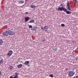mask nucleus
Returning <instances> with one entry per match:
<instances>
[{
  "label": "nucleus",
  "mask_w": 78,
  "mask_h": 78,
  "mask_svg": "<svg viewBox=\"0 0 78 78\" xmlns=\"http://www.w3.org/2000/svg\"><path fill=\"white\" fill-rule=\"evenodd\" d=\"M14 32L12 30V29H10L9 30V31H6L5 32H4L3 34V36L4 37L8 36V34L9 36H12L14 35Z\"/></svg>",
  "instance_id": "f257e3e1"
},
{
  "label": "nucleus",
  "mask_w": 78,
  "mask_h": 78,
  "mask_svg": "<svg viewBox=\"0 0 78 78\" xmlns=\"http://www.w3.org/2000/svg\"><path fill=\"white\" fill-rule=\"evenodd\" d=\"M57 10L58 11H63L66 12V14H69L70 13V11H67V9L65 8V7H58L57 8Z\"/></svg>",
  "instance_id": "f03ea898"
},
{
  "label": "nucleus",
  "mask_w": 78,
  "mask_h": 78,
  "mask_svg": "<svg viewBox=\"0 0 78 78\" xmlns=\"http://www.w3.org/2000/svg\"><path fill=\"white\" fill-rule=\"evenodd\" d=\"M12 51L10 50L7 53V56H8L9 58L11 55H12Z\"/></svg>",
  "instance_id": "7ed1b4c3"
},
{
  "label": "nucleus",
  "mask_w": 78,
  "mask_h": 78,
  "mask_svg": "<svg viewBox=\"0 0 78 78\" xmlns=\"http://www.w3.org/2000/svg\"><path fill=\"white\" fill-rule=\"evenodd\" d=\"M74 74L75 72L72 71H71L69 72L68 75L69 76H73L74 75Z\"/></svg>",
  "instance_id": "20e7f679"
},
{
  "label": "nucleus",
  "mask_w": 78,
  "mask_h": 78,
  "mask_svg": "<svg viewBox=\"0 0 78 78\" xmlns=\"http://www.w3.org/2000/svg\"><path fill=\"white\" fill-rule=\"evenodd\" d=\"M41 30H44V31H47L48 28L47 26H45L44 28L43 27H41Z\"/></svg>",
  "instance_id": "39448f33"
},
{
  "label": "nucleus",
  "mask_w": 78,
  "mask_h": 78,
  "mask_svg": "<svg viewBox=\"0 0 78 78\" xmlns=\"http://www.w3.org/2000/svg\"><path fill=\"white\" fill-rule=\"evenodd\" d=\"M3 62V58H0V65L2 64Z\"/></svg>",
  "instance_id": "423d86ee"
},
{
  "label": "nucleus",
  "mask_w": 78,
  "mask_h": 78,
  "mask_svg": "<svg viewBox=\"0 0 78 78\" xmlns=\"http://www.w3.org/2000/svg\"><path fill=\"white\" fill-rule=\"evenodd\" d=\"M37 29V27H33L32 28V30L33 31H36Z\"/></svg>",
  "instance_id": "0eeeda50"
},
{
  "label": "nucleus",
  "mask_w": 78,
  "mask_h": 78,
  "mask_svg": "<svg viewBox=\"0 0 78 78\" xmlns=\"http://www.w3.org/2000/svg\"><path fill=\"white\" fill-rule=\"evenodd\" d=\"M30 8L32 9H34V8H37V7L33 5H30Z\"/></svg>",
  "instance_id": "6e6552de"
},
{
  "label": "nucleus",
  "mask_w": 78,
  "mask_h": 78,
  "mask_svg": "<svg viewBox=\"0 0 78 78\" xmlns=\"http://www.w3.org/2000/svg\"><path fill=\"white\" fill-rule=\"evenodd\" d=\"M22 66H23V65H22V64H20L17 66V67L19 69H20V68H21V67H22Z\"/></svg>",
  "instance_id": "1a4fd4ad"
},
{
  "label": "nucleus",
  "mask_w": 78,
  "mask_h": 78,
  "mask_svg": "<svg viewBox=\"0 0 78 78\" xmlns=\"http://www.w3.org/2000/svg\"><path fill=\"white\" fill-rule=\"evenodd\" d=\"M30 62V61H26L24 62V64L25 65H26V66H27L28 64H29V63Z\"/></svg>",
  "instance_id": "9d476101"
},
{
  "label": "nucleus",
  "mask_w": 78,
  "mask_h": 78,
  "mask_svg": "<svg viewBox=\"0 0 78 78\" xmlns=\"http://www.w3.org/2000/svg\"><path fill=\"white\" fill-rule=\"evenodd\" d=\"M29 20V17H26L25 19V22H27Z\"/></svg>",
  "instance_id": "9b49d317"
},
{
  "label": "nucleus",
  "mask_w": 78,
  "mask_h": 78,
  "mask_svg": "<svg viewBox=\"0 0 78 78\" xmlns=\"http://www.w3.org/2000/svg\"><path fill=\"white\" fill-rule=\"evenodd\" d=\"M9 69H10V70H12V69H14V67H13V66H10L9 67Z\"/></svg>",
  "instance_id": "f8f14e48"
},
{
  "label": "nucleus",
  "mask_w": 78,
  "mask_h": 78,
  "mask_svg": "<svg viewBox=\"0 0 78 78\" xmlns=\"http://www.w3.org/2000/svg\"><path fill=\"white\" fill-rule=\"evenodd\" d=\"M24 1H20L19 2V3H20V4H22L23 3H24Z\"/></svg>",
  "instance_id": "ddd939ff"
},
{
  "label": "nucleus",
  "mask_w": 78,
  "mask_h": 78,
  "mask_svg": "<svg viewBox=\"0 0 78 78\" xmlns=\"http://www.w3.org/2000/svg\"><path fill=\"white\" fill-rule=\"evenodd\" d=\"M3 43V41L2 40H0V45H2Z\"/></svg>",
  "instance_id": "4468645a"
},
{
  "label": "nucleus",
  "mask_w": 78,
  "mask_h": 78,
  "mask_svg": "<svg viewBox=\"0 0 78 78\" xmlns=\"http://www.w3.org/2000/svg\"><path fill=\"white\" fill-rule=\"evenodd\" d=\"M34 22V20H32L30 21L29 22V23H33Z\"/></svg>",
  "instance_id": "2eb2a0df"
},
{
  "label": "nucleus",
  "mask_w": 78,
  "mask_h": 78,
  "mask_svg": "<svg viewBox=\"0 0 78 78\" xmlns=\"http://www.w3.org/2000/svg\"><path fill=\"white\" fill-rule=\"evenodd\" d=\"M73 1H74V2L75 3H78V1H77V0H73Z\"/></svg>",
  "instance_id": "dca6fc26"
},
{
  "label": "nucleus",
  "mask_w": 78,
  "mask_h": 78,
  "mask_svg": "<svg viewBox=\"0 0 78 78\" xmlns=\"http://www.w3.org/2000/svg\"><path fill=\"white\" fill-rule=\"evenodd\" d=\"M70 8V6L68 7L67 8V9H68V11H70L71 10Z\"/></svg>",
  "instance_id": "f3484780"
},
{
  "label": "nucleus",
  "mask_w": 78,
  "mask_h": 78,
  "mask_svg": "<svg viewBox=\"0 0 78 78\" xmlns=\"http://www.w3.org/2000/svg\"><path fill=\"white\" fill-rule=\"evenodd\" d=\"M67 6L68 7L70 6V3H69V2H68L67 3Z\"/></svg>",
  "instance_id": "a211bd4d"
},
{
  "label": "nucleus",
  "mask_w": 78,
  "mask_h": 78,
  "mask_svg": "<svg viewBox=\"0 0 78 78\" xmlns=\"http://www.w3.org/2000/svg\"><path fill=\"white\" fill-rule=\"evenodd\" d=\"M61 26L62 27H64L65 26V24H61Z\"/></svg>",
  "instance_id": "6ab92c4d"
},
{
  "label": "nucleus",
  "mask_w": 78,
  "mask_h": 78,
  "mask_svg": "<svg viewBox=\"0 0 78 78\" xmlns=\"http://www.w3.org/2000/svg\"><path fill=\"white\" fill-rule=\"evenodd\" d=\"M16 75V76H19V73H15Z\"/></svg>",
  "instance_id": "aec40b11"
},
{
  "label": "nucleus",
  "mask_w": 78,
  "mask_h": 78,
  "mask_svg": "<svg viewBox=\"0 0 78 78\" xmlns=\"http://www.w3.org/2000/svg\"><path fill=\"white\" fill-rule=\"evenodd\" d=\"M49 76L51 77V78H53V74H51L49 75Z\"/></svg>",
  "instance_id": "412c9836"
},
{
  "label": "nucleus",
  "mask_w": 78,
  "mask_h": 78,
  "mask_svg": "<svg viewBox=\"0 0 78 78\" xmlns=\"http://www.w3.org/2000/svg\"><path fill=\"white\" fill-rule=\"evenodd\" d=\"M29 28H32L33 27H32V26L29 25Z\"/></svg>",
  "instance_id": "4be33fe9"
},
{
  "label": "nucleus",
  "mask_w": 78,
  "mask_h": 78,
  "mask_svg": "<svg viewBox=\"0 0 78 78\" xmlns=\"http://www.w3.org/2000/svg\"><path fill=\"white\" fill-rule=\"evenodd\" d=\"M56 50H57V48H56L55 49H53L54 52H55H55L56 51Z\"/></svg>",
  "instance_id": "5701e85b"
},
{
  "label": "nucleus",
  "mask_w": 78,
  "mask_h": 78,
  "mask_svg": "<svg viewBox=\"0 0 78 78\" xmlns=\"http://www.w3.org/2000/svg\"><path fill=\"white\" fill-rule=\"evenodd\" d=\"M73 78H78V76H76L75 77H74Z\"/></svg>",
  "instance_id": "b1692460"
},
{
  "label": "nucleus",
  "mask_w": 78,
  "mask_h": 78,
  "mask_svg": "<svg viewBox=\"0 0 78 78\" xmlns=\"http://www.w3.org/2000/svg\"><path fill=\"white\" fill-rule=\"evenodd\" d=\"M18 78V77L17 76H15L13 78Z\"/></svg>",
  "instance_id": "393cba45"
},
{
  "label": "nucleus",
  "mask_w": 78,
  "mask_h": 78,
  "mask_svg": "<svg viewBox=\"0 0 78 78\" xmlns=\"http://www.w3.org/2000/svg\"><path fill=\"white\" fill-rule=\"evenodd\" d=\"M60 6H63V5L62 4H60Z\"/></svg>",
  "instance_id": "a878e982"
},
{
  "label": "nucleus",
  "mask_w": 78,
  "mask_h": 78,
  "mask_svg": "<svg viewBox=\"0 0 78 78\" xmlns=\"http://www.w3.org/2000/svg\"><path fill=\"white\" fill-rule=\"evenodd\" d=\"M45 40H42V41H43V42H44V41H45Z\"/></svg>",
  "instance_id": "bb28decb"
},
{
  "label": "nucleus",
  "mask_w": 78,
  "mask_h": 78,
  "mask_svg": "<svg viewBox=\"0 0 78 78\" xmlns=\"http://www.w3.org/2000/svg\"><path fill=\"white\" fill-rule=\"evenodd\" d=\"M2 74V72H1V71H0V75Z\"/></svg>",
  "instance_id": "cd10ccee"
},
{
  "label": "nucleus",
  "mask_w": 78,
  "mask_h": 78,
  "mask_svg": "<svg viewBox=\"0 0 78 78\" xmlns=\"http://www.w3.org/2000/svg\"><path fill=\"white\" fill-rule=\"evenodd\" d=\"M28 12H26L25 14H28Z\"/></svg>",
  "instance_id": "c85d7f7f"
},
{
  "label": "nucleus",
  "mask_w": 78,
  "mask_h": 78,
  "mask_svg": "<svg viewBox=\"0 0 78 78\" xmlns=\"http://www.w3.org/2000/svg\"><path fill=\"white\" fill-rule=\"evenodd\" d=\"M10 78H13V77L12 76H11Z\"/></svg>",
  "instance_id": "c756f323"
},
{
  "label": "nucleus",
  "mask_w": 78,
  "mask_h": 78,
  "mask_svg": "<svg viewBox=\"0 0 78 78\" xmlns=\"http://www.w3.org/2000/svg\"><path fill=\"white\" fill-rule=\"evenodd\" d=\"M73 43H74L75 41H73Z\"/></svg>",
  "instance_id": "7c9ffc66"
},
{
  "label": "nucleus",
  "mask_w": 78,
  "mask_h": 78,
  "mask_svg": "<svg viewBox=\"0 0 78 78\" xmlns=\"http://www.w3.org/2000/svg\"><path fill=\"white\" fill-rule=\"evenodd\" d=\"M77 50H78V48H77Z\"/></svg>",
  "instance_id": "2f4dec72"
},
{
  "label": "nucleus",
  "mask_w": 78,
  "mask_h": 78,
  "mask_svg": "<svg viewBox=\"0 0 78 78\" xmlns=\"http://www.w3.org/2000/svg\"><path fill=\"white\" fill-rule=\"evenodd\" d=\"M77 26H78V25H77Z\"/></svg>",
  "instance_id": "473e14b6"
}]
</instances>
